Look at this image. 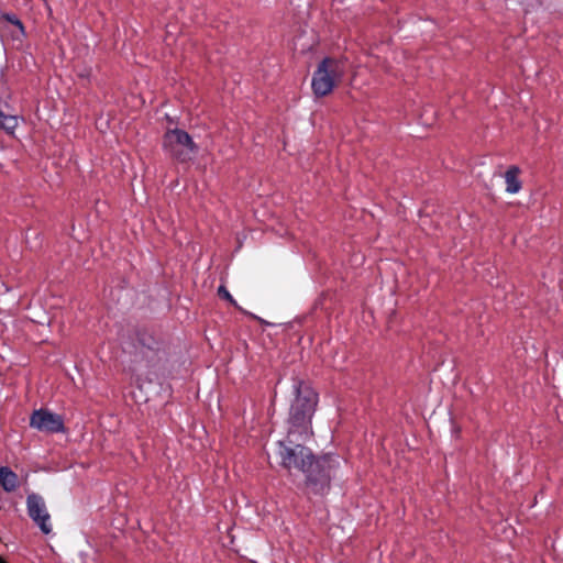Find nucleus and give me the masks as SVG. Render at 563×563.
I'll return each mask as SVG.
<instances>
[{
  "label": "nucleus",
  "instance_id": "f257e3e1",
  "mask_svg": "<svg viewBox=\"0 0 563 563\" xmlns=\"http://www.w3.org/2000/svg\"><path fill=\"white\" fill-rule=\"evenodd\" d=\"M318 405V394L302 380L295 385V398L290 405L288 417V434L306 440L313 434L312 417Z\"/></svg>",
  "mask_w": 563,
  "mask_h": 563
},
{
  "label": "nucleus",
  "instance_id": "f03ea898",
  "mask_svg": "<svg viewBox=\"0 0 563 563\" xmlns=\"http://www.w3.org/2000/svg\"><path fill=\"white\" fill-rule=\"evenodd\" d=\"M339 466L338 457L333 454L314 455L301 470L305 486L313 495H325L331 487L332 473Z\"/></svg>",
  "mask_w": 563,
  "mask_h": 563
},
{
  "label": "nucleus",
  "instance_id": "7ed1b4c3",
  "mask_svg": "<svg viewBox=\"0 0 563 563\" xmlns=\"http://www.w3.org/2000/svg\"><path fill=\"white\" fill-rule=\"evenodd\" d=\"M346 59L343 57L327 56L320 60L313 71L311 89L317 98L332 93L346 74Z\"/></svg>",
  "mask_w": 563,
  "mask_h": 563
},
{
  "label": "nucleus",
  "instance_id": "20e7f679",
  "mask_svg": "<svg viewBox=\"0 0 563 563\" xmlns=\"http://www.w3.org/2000/svg\"><path fill=\"white\" fill-rule=\"evenodd\" d=\"M163 150L174 161L187 163L198 152L191 136L181 129H169L163 135Z\"/></svg>",
  "mask_w": 563,
  "mask_h": 563
},
{
  "label": "nucleus",
  "instance_id": "39448f33",
  "mask_svg": "<svg viewBox=\"0 0 563 563\" xmlns=\"http://www.w3.org/2000/svg\"><path fill=\"white\" fill-rule=\"evenodd\" d=\"M297 440L298 439H295V437L289 438V434L287 433V439L278 442L280 465L288 472H291L292 470L301 472L308 461L313 457L312 451L309 448L297 443Z\"/></svg>",
  "mask_w": 563,
  "mask_h": 563
},
{
  "label": "nucleus",
  "instance_id": "423d86ee",
  "mask_svg": "<svg viewBox=\"0 0 563 563\" xmlns=\"http://www.w3.org/2000/svg\"><path fill=\"white\" fill-rule=\"evenodd\" d=\"M30 426L42 432L59 433L65 431L62 416L53 413L46 409L33 411L30 418Z\"/></svg>",
  "mask_w": 563,
  "mask_h": 563
},
{
  "label": "nucleus",
  "instance_id": "0eeeda50",
  "mask_svg": "<svg viewBox=\"0 0 563 563\" xmlns=\"http://www.w3.org/2000/svg\"><path fill=\"white\" fill-rule=\"evenodd\" d=\"M26 508L30 518L38 526L41 531L44 534L51 533V516L46 509L44 499L37 494H29L26 498Z\"/></svg>",
  "mask_w": 563,
  "mask_h": 563
},
{
  "label": "nucleus",
  "instance_id": "6e6552de",
  "mask_svg": "<svg viewBox=\"0 0 563 563\" xmlns=\"http://www.w3.org/2000/svg\"><path fill=\"white\" fill-rule=\"evenodd\" d=\"M521 169L517 165H511L506 170L504 177L506 183V191L508 194H517L522 188V183L519 178Z\"/></svg>",
  "mask_w": 563,
  "mask_h": 563
},
{
  "label": "nucleus",
  "instance_id": "1a4fd4ad",
  "mask_svg": "<svg viewBox=\"0 0 563 563\" xmlns=\"http://www.w3.org/2000/svg\"><path fill=\"white\" fill-rule=\"evenodd\" d=\"M18 475L7 466L0 467V485L7 492H14L18 487Z\"/></svg>",
  "mask_w": 563,
  "mask_h": 563
},
{
  "label": "nucleus",
  "instance_id": "9d476101",
  "mask_svg": "<svg viewBox=\"0 0 563 563\" xmlns=\"http://www.w3.org/2000/svg\"><path fill=\"white\" fill-rule=\"evenodd\" d=\"M18 125L19 118L16 115H8L0 110V129L5 131L9 135H13Z\"/></svg>",
  "mask_w": 563,
  "mask_h": 563
},
{
  "label": "nucleus",
  "instance_id": "9b49d317",
  "mask_svg": "<svg viewBox=\"0 0 563 563\" xmlns=\"http://www.w3.org/2000/svg\"><path fill=\"white\" fill-rule=\"evenodd\" d=\"M218 296L221 298V299H224L227 301H229L232 306H234L236 309H239L240 311H242L243 313L250 316L251 318H254V319H258L256 316L250 313V312H246L245 310H243L239 305L238 302L234 300V298L231 296V294L229 292V290L225 288V286L221 285L219 286L218 288Z\"/></svg>",
  "mask_w": 563,
  "mask_h": 563
},
{
  "label": "nucleus",
  "instance_id": "f8f14e48",
  "mask_svg": "<svg viewBox=\"0 0 563 563\" xmlns=\"http://www.w3.org/2000/svg\"><path fill=\"white\" fill-rule=\"evenodd\" d=\"M0 20L14 25L19 30V33L21 36L25 35L24 25H23L22 21L14 13H8V12L1 13Z\"/></svg>",
  "mask_w": 563,
  "mask_h": 563
},
{
  "label": "nucleus",
  "instance_id": "ddd939ff",
  "mask_svg": "<svg viewBox=\"0 0 563 563\" xmlns=\"http://www.w3.org/2000/svg\"><path fill=\"white\" fill-rule=\"evenodd\" d=\"M139 341H140V343H142L143 345H146V346L151 347V345H150V344H147V343L145 342V340H144V339L140 338V339H139Z\"/></svg>",
  "mask_w": 563,
  "mask_h": 563
},
{
  "label": "nucleus",
  "instance_id": "4468645a",
  "mask_svg": "<svg viewBox=\"0 0 563 563\" xmlns=\"http://www.w3.org/2000/svg\"><path fill=\"white\" fill-rule=\"evenodd\" d=\"M0 563H7V562L0 556Z\"/></svg>",
  "mask_w": 563,
  "mask_h": 563
}]
</instances>
